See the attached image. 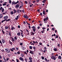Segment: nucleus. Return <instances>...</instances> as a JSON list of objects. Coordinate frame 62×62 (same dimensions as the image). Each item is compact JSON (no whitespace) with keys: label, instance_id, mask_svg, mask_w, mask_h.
Listing matches in <instances>:
<instances>
[{"label":"nucleus","instance_id":"obj_19","mask_svg":"<svg viewBox=\"0 0 62 62\" xmlns=\"http://www.w3.org/2000/svg\"><path fill=\"white\" fill-rule=\"evenodd\" d=\"M18 18H19V16H16V18L15 19L16 20H18V19H19Z\"/></svg>","mask_w":62,"mask_h":62},{"label":"nucleus","instance_id":"obj_1","mask_svg":"<svg viewBox=\"0 0 62 62\" xmlns=\"http://www.w3.org/2000/svg\"><path fill=\"white\" fill-rule=\"evenodd\" d=\"M58 54H56V55H55V56H52V57H51V58L52 59H53V60H56V57L55 56H58Z\"/></svg>","mask_w":62,"mask_h":62},{"label":"nucleus","instance_id":"obj_32","mask_svg":"<svg viewBox=\"0 0 62 62\" xmlns=\"http://www.w3.org/2000/svg\"><path fill=\"white\" fill-rule=\"evenodd\" d=\"M29 60H31L32 59L31 57H29Z\"/></svg>","mask_w":62,"mask_h":62},{"label":"nucleus","instance_id":"obj_46","mask_svg":"<svg viewBox=\"0 0 62 62\" xmlns=\"http://www.w3.org/2000/svg\"><path fill=\"white\" fill-rule=\"evenodd\" d=\"M10 50L12 52H14V50L12 49H10Z\"/></svg>","mask_w":62,"mask_h":62},{"label":"nucleus","instance_id":"obj_57","mask_svg":"<svg viewBox=\"0 0 62 62\" xmlns=\"http://www.w3.org/2000/svg\"><path fill=\"white\" fill-rule=\"evenodd\" d=\"M23 23L24 24H26V23L25 22V21H24Z\"/></svg>","mask_w":62,"mask_h":62},{"label":"nucleus","instance_id":"obj_40","mask_svg":"<svg viewBox=\"0 0 62 62\" xmlns=\"http://www.w3.org/2000/svg\"><path fill=\"white\" fill-rule=\"evenodd\" d=\"M41 59L43 60H44V57L43 56H42Z\"/></svg>","mask_w":62,"mask_h":62},{"label":"nucleus","instance_id":"obj_6","mask_svg":"<svg viewBox=\"0 0 62 62\" xmlns=\"http://www.w3.org/2000/svg\"><path fill=\"white\" fill-rule=\"evenodd\" d=\"M17 12L18 13H20V12H22V10H21L20 9H17Z\"/></svg>","mask_w":62,"mask_h":62},{"label":"nucleus","instance_id":"obj_9","mask_svg":"<svg viewBox=\"0 0 62 62\" xmlns=\"http://www.w3.org/2000/svg\"><path fill=\"white\" fill-rule=\"evenodd\" d=\"M8 17L7 16H6L4 17V19H5V20H7V19H8Z\"/></svg>","mask_w":62,"mask_h":62},{"label":"nucleus","instance_id":"obj_16","mask_svg":"<svg viewBox=\"0 0 62 62\" xmlns=\"http://www.w3.org/2000/svg\"><path fill=\"white\" fill-rule=\"evenodd\" d=\"M3 58L4 61V62H7V59L5 58V57H3Z\"/></svg>","mask_w":62,"mask_h":62},{"label":"nucleus","instance_id":"obj_13","mask_svg":"<svg viewBox=\"0 0 62 62\" xmlns=\"http://www.w3.org/2000/svg\"><path fill=\"white\" fill-rule=\"evenodd\" d=\"M31 35H33V36H34V34H35V33L32 32V31L31 30Z\"/></svg>","mask_w":62,"mask_h":62},{"label":"nucleus","instance_id":"obj_33","mask_svg":"<svg viewBox=\"0 0 62 62\" xmlns=\"http://www.w3.org/2000/svg\"><path fill=\"white\" fill-rule=\"evenodd\" d=\"M24 53L25 54H27V53L26 51H24Z\"/></svg>","mask_w":62,"mask_h":62},{"label":"nucleus","instance_id":"obj_56","mask_svg":"<svg viewBox=\"0 0 62 62\" xmlns=\"http://www.w3.org/2000/svg\"><path fill=\"white\" fill-rule=\"evenodd\" d=\"M51 40L53 41H54V40H55V39H54V38H52V39H51Z\"/></svg>","mask_w":62,"mask_h":62},{"label":"nucleus","instance_id":"obj_22","mask_svg":"<svg viewBox=\"0 0 62 62\" xmlns=\"http://www.w3.org/2000/svg\"><path fill=\"white\" fill-rule=\"evenodd\" d=\"M13 10L14 11V13H16V12H17V11L15 9H14Z\"/></svg>","mask_w":62,"mask_h":62},{"label":"nucleus","instance_id":"obj_24","mask_svg":"<svg viewBox=\"0 0 62 62\" xmlns=\"http://www.w3.org/2000/svg\"><path fill=\"white\" fill-rule=\"evenodd\" d=\"M43 14H44V15H45V14H46V13L45 12V11H44V10H43Z\"/></svg>","mask_w":62,"mask_h":62},{"label":"nucleus","instance_id":"obj_37","mask_svg":"<svg viewBox=\"0 0 62 62\" xmlns=\"http://www.w3.org/2000/svg\"><path fill=\"white\" fill-rule=\"evenodd\" d=\"M5 29H8V27H5Z\"/></svg>","mask_w":62,"mask_h":62},{"label":"nucleus","instance_id":"obj_62","mask_svg":"<svg viewBox=\"0 0 62 62\" xmlns=\"http://www.w3.org/2000/svg\"><path fill=\"white\" fill-rule=\"evenodd\" d=\"M54 29H54V28H52V30H54Z\"/></svg>","mask_w":62,"mask_h":62},{"label":"nucleus","instance_id":"obj_5","mask_svg":"<svg viewBox=\"0 0 62 62\" xmlns=\"http://www.w3.org/2000/svg\"><path fill=\"white\" fill-rule=\"evenodd\" d=\"M19 58V59H20V60L21 61H22L23 62L24 61V59L23 58H22V57H20Z\"/></svg>","mask_w":62,"mask_h":62},{"label":"nucleus","instance_id":"obj_23","mask_svg":"<svg viewBox=\"0 0 62 62\" xmlns=\"http://www.w3.org/2000/svg\"><path fill=\"white\" fill-rule=\"evenodd\" d=\"M0 44H1V46H3V44L2 43V41L0 40Z\"/></svg>","mask_w":62,"mask_h":62},{"label":"nucleus","instance_id":"obj_2","mask_svg":"<svg viewBox=\"0 0 62 62\" xmlns=\"http://www.w3.org/2000/svg\"><path fill=\"white\" fill-rule=\"evenodd\" d=\"M5 50L6 51L7 53H9L10 52V50L8 48H6L5 49Z\"/></svg>","mask_w":62,"mask_h":62},{"label":"nucleus","instance_id":"obj_18","mask_svg":"<svg viewBox=\"0 0 62 62\" xmlns=\"http://www.w3.org/2000/svg\"><path fill=\"white\" fill-rule=\"evenodd\" d=\"M30 54H33V52L32 51H30Z\"/></svg>","mask_w":62,"mask_h":62},{"label":"nucleus","instance_id":"obj_30","mask_svg":"<svg viewBox=\"0 0 62 62\" xmlns=\"http://www.w3.org/2000/svg\"><path fill=\"white\" fill-rule=\"evenodd\" d=\"M56 36H55V39H56V38H58V36L57 35H56Z\"/></svg>","mask_w":62,"mask_h":62},{"label":"nucleus","instance_id":"obj_39","mask_svg":"<svg viewBox=\"0 0 62 62\" xmlns=\"http://www.w3.org/2000/svg\"><path fill=\"white\" fill-rule=\"evenodd\" d=\"M44 60H45V61H47V58H45Z\"/></svg>","mask_w":62,"mask_h":62},{"label":"nucleus","instance_id":"obj_8","mask_svg":"<svg viewBox=\"0 0 62 62\" xmlns=\"http://www.w3.org/2000/svg\"><path fill=\"white\" fill-rule=\"evenodd\" d=\"M19 5L18 4H17L16 5V6H15V7L16 8H19Z\"/></svg>","mask_w":62,"mask_h":62},{"label":"nucleus","instance_id":"obj_28","mask_svg":"<svg viewBox=\"0 0 62 62\" xmlns=\"http://www.w3.org/2000/svg\"><path fill=\"white\" fill-rule=\"evenodd\" d=\"M33 48L34 50V52H35V49H36V47H35L34 46H33Z\"/></svg>","mask_w":62,"mask_h":62},{"label":"nucleus","instance_id":"obj_12","mask_svg":"<svg viewBox=\"0 0 62 62\" xmlns=\"http://www.w3.org/2000/svg\"><path fill=\"white\" fill-rule=\"evenodd\" d=\"M12 41H13V43H14V42L15 43L16 42V40H14V39L13 38L12 39Z\"/></svg>","mask_w":62,"mask_h":62},{"label":"nucleus","instance_id":"obj_4","mask_svg":"<svg viewBox=\"0 0 62 62\" xmlns=\"http://www.w3.org/2000/svg\"><path fill=\"white\" fill-rule=\"evenodd\" d=\"M23 17L26 19H28L29 18L28 16L27 15H24Z\"/></svg>","mask_w":62,"mask_h":62},{"label":"nucleus","instance_id":"obj_27","mask_svg":"<svg viewBox=\"0 0 62 62\" xmlns=\"http://www.w3.org/2000/svg\"><path fill=\"white\" fill-rule=\"evenodd\" d=\"M5 21H6V19H4L1 22V23H3V22H5Z\"/></svg>","mask_w":62,"mask_h":62},{"label":"nucleus","instance_id":"obj_43","mask_svg":"<svg viewBox=\"0 0 62 62\" xmlns=\"http://www.w3.org/2000/svg\"><path fill=\"white\" fill-rule=\"evenodd\" d=\"M40 51H41V52H42L43 53V50H42V49H40Z\"/></svg>","mask_w":62,"mask_h":62},{"label":"nucleus","instance_id":"obj_29","mask_svg":"<svg viewBox=\"0 0 62 62\" xmlns=\"http://www.w3.org/2000/svg\"><path fill=\"white\" fill-rule=\"evenodd\" d=\"M29 48L31 49V50H32V46H29Z\"/></svg>","mask_w":62,"mask_h":62},{"label":"nucleus","instance_id":"obj_51","mask_svg":"<svg viewBox=\"0 0 62 62\" xmlns=\"http://www.w3.org/2000/svg\"><path fill=\"white\" fill-rule=\"evenodd\" d=\"M20 52H17V54H20Z\"/></svg>","mask_w":62,"mask_h":62},{"label":"nucleus","instance_id":"obj_35","mask_svg":"<svg viewBox=\"0 0 62 62\" xmlns=\"http://www.w3.org/2000/svg\"><path fill=\"white\" fill-rule=\"evenodd\" d=\"M44 50H47V48L46 47H44Z\"/></svg>","mask_w":62,"mask_h":62},{"label":"nucleus","instance_id":"obj_11","mask_svg":"<svg viewBox=\"0 0 62 62\" xmlns=\"http://www.w3.org/2000/svg\"><path fill=\"white\" fill-rule=\"evenodd\" d=\"M3 15L2 14H0V19L2 18L3 17Z\"/></svg>","mask_w":62,"mask_h":62},{"label":"nucleus","instance_id":"obj_41","mask_svg":"<svg viewBox=\"0 0 62 62\" xmlns=\"http://www.w3.org/2000/svg\"><path fill=\"white\" fill-rule=\"evenodd\" d=\"M9 35L11 36V32H9Z\"/></svg>","mask_w":62,"mask_h":62},{"label":"nucleus","instance_id":"obj_50","mask_svg":"<svg viewBox=\"0 0 62 62\" xmlns=\"http://www.w3.org/2000/svg\"><path fill=\"white\" fill-rule=\"evenodd\" d=\"M26 23L27 24H28V25H30V23H29L27 22H26Z\"/></svg>","mask_w":62,"mask_h":62},{"label":"nucleus","instance_id":"obj_15","mask_svg":"<svg viewBox=\"0 0 62 62\" xmlns=\"http://www.w3.org/2000/svg\"><path fill=\"white\" fill-rule=\"evenodd\" d=\"M54 50L55 52H56L57 51H58V50H57V48H55L54 49Z\"/></svg>","mask_w":62,"mask_h":62},{"label":"nucleus","instance_id":"obj_42","mask_svg":"<svg viewBox=\"0 0 62 62\" xmlns=\"http://www.w3.org/2000/svg\"><path fill=\"white\" fill-rule=\"evenodd\" d=\"M2 42L3 43H4L5 42V41L4 40H3V41H2Z\"/></svg>","mask_w":62,"mask_h":62},{"label":"nucleus","instance_id":"obj_61","mask_svg":"<svg viewBox=\"0 0 62 62\" xmlns=\"http://www.w3.org/2000/svg\"><path fill=\"white\" fill-rule=\"evenodd\" d=\"M9 3H10V4H11V0H10V1H9Z\"/></svg>","mask_w":62,"mask_h":62},{"label":"nucleus","instance_id":"obj_63","mask_svg":"<svg viewBox=\"0 0 62 62\" xmlns=\"http://www.w3.org/2000/svg\"><path fill=\"white\" fill-rule=\"evenodd\" d=\"M16 62H19V60L18 59H16Z\"/></svg>","mask_w":62,"mask_h":62},{"label":"nucleus","instance_id":"obj_45","mask_svg":"<svg viewBox=\"0 0 62 62\" xmlns=\"http://www.w3.org/2000/svg\"><path fill=\"white\" fill-rule=\"evenodd\" d=\"M2 31L3 34H5V32H4V31L3 30H2Z\"/></svg>","mask_w":62,"mask_h":62},{"label":"nucleus","instance_id":"obj_31","mask_svg":"<svg viewBox=\"0 0 62 62\" xmlns=\"http://www.w3.org/2000/svg\"><path fill=\"white\" fill-rule=\"evenodd\" d=\"M11 14L12 15V14H14V13L13 12V11H11Z\"/></svg>","mask_w":62,"mask_h":62},{"label":"nucleus","instance_id":"obj_14","mask_svg":"<svg viewBox=\"0 0 62 62\" xmlns=\"http://www.w3.org/2000/svg\"><path fill=\"white\" fill-rule=\"evenodd\" d=\"M11 29L12 30H13V29H15V28H14V27H13L11 28Z\"/></svg>","mask_w":62,"mask_h":62},{"label":"nucleus","instance_id":"obj_25","mask_svg":"<svg viewBox=\"0 0 62 62\" xmlns=\"http://www.w3.org/2000/svg\"><path fill=\"white\" fill-rule=\"evenodd\" d=\"M10 19H9L7 20H6V22H9V21H10Z\"/></svg>","mask_w":62,"mask_h":62},{"label":"nucleus","instance_id":"obj_7","mask_svg":"<svg viewBox=\"0 0 62 62\" xmlns=\"http://www.w3.org/2000/svg\"><path fill=\"white\" fill-rule=\"evenodd\" d=\"M1 9L2 12H3L4 11V9L2 7H1L0 8V10H1Z\"/></svg>","mask_w":62,"mask_h":62},{"label":"nucleus","instance_id":"obj_48","mask_svg":"<svg viewBox=\"0 0 62 62\" xmlns=\"http://www.w3.org/2000/svg\"><path fill=\"white\" fill-rule=\"evenodd\" d=\"M42 29L43 30H44V29H46V28H44V27H43L42 28Z\"/></svg>","mask_w":62,"mask_h":62},{"label":"nucleus","instance_id":"obj_60","mask_svg":"<svg viewBox=\"0 0 62 62\" xmlns=\"http://www.w3.org/2000/svg\"><path fill=\"white\" fill-rule=\"evenodd\" d=\"M17 27L18 28H20V25H18Z\"/></svg>","mask_w":62,"mask_h":62},{"label":"nucleus","instance_id":"obj_38","mask_svg":"<svg viewBox=\"0 0 62 62\" xmlns=\"http://www.w3.org/2000/svg\"><path fill=\"white\" fill-rule=\"evenodd\" d=\"M33 32H35V31H36V29H33Z\"/></svg>","mask_w":62,"mask_h":62},{"label":"nucleus","instance_id":"obj_53","mask_svg":"<svg viewBox=\"0 0 62 62\" xmlns=\"http://www.w3.org/2000/svg\"><path fill=\"white\" fill-rule=\"evenodd\" d=\"M25 60L26 62L27 61V58H25Z\"/></svg>","mask_w":62,"mask_h":62},{"label":"nucleus","instance_id":"obj_49","mask_svg":"<svg viewBox=\"0 0 62 62\" xmlns=\"http://www.w3.org/2000/svg\"><path fill=\"white\" fill-rule=\"evenodd\" d=\"M23 43H20V45H21V46H22L23 45Z\"/></svg>","mask_w":62,"mask_h":62},{"label":"nucleus","instance_id":"obj_52","mask_svg":"<svg viewBox=\"0 0 62 62\" xmlns=\"http://www.w3.org/2000/svg\"><path fill=\"white\" fill-rule=\"evenodd\" d=\"M32 41L33 43H34V44H35V43H36V42H35V41L33 40Z\"/></svg>","mask_w":62,"mask_h":62},{"label":"nucleus","instance_id":"obj_17","mask_svg":"<svg viewBox=\"0 0 62 62\" xmlns=\"http://www.w3.org/2000/svg\"><path fill=\"white\" fill-rule=\"evenodd\" d=\"M7 3V2H4V4H3V6H6V4Z\"/></svg>","mask_w":62,"mask_h":62},{"label":"nucleus","instance_id":"obj_47","mask_svg":"<svg viewBox=\"0 0 62 62\" xmlns=\"http://www.w3.org/2000/svg\"><path fill=\"white\" fill-rule=\"evenodd\" d=\"M9 59V58H6V60L8 61V60Z\"/></svg>","mask_w":62,"mask_h":62},{"label":"nucleus","instance_id":"obj_20","mask_svg":"<svg viewBox=\"0 0 62 62\" xmlns=\"http://www.w3.org/2000/svg\"><path fill=\"white\" fill-rule=\"evenodd\" d=\"M21 56L22 57H24V55L22 53L21 54Z\"/></svg>","mask_w":62,"mask_h":62},{"label":"nucleus","instance_id":"obj_26","mask_svg":"<svg viewBox=\"0 0 62 62\" xmlns=\"http://www.w3.org/2000/svg\"><path fill=\"white\" fill-rule=\"evenodd\" d=\"M31 28H32V29H36V27H35V26H33L32 27H31Z\"/></svg>","mask_w":62,"mask_h":62},{"label":"nucleus","instance_id":"obj_36","mask_svg":"<svg viewBox=\"0 0 62 62\" xmlns=\"http://www.w3.org/2000/svg\"><path fill=\"white\" fill-rule=\"evenodd\" d=\"M56 35H55V33H54V35H52V36L54 37H54H55Z\"/></svg>","mask_w":62,"mask_h":62},{"label":"nucleus","instance_id":"obj_55","mask_svg":"<svg viewBox=\"0 0 62 62\" xmlns=\"http://www.w3.org/2000/svg\"><path fill=\"white\" fill-rule=\"evenodd\" d=\"M12 49L13 50H16V49L14 48H12Z\"/></svg>","mask_w":62,"mask_h":62},{"label":"nucleus","instance_id":"obj_10","mask_svg":"<svg viewBox=\"0 0 62 62\" xmlns=\"http://www.w3.org/2000/svg\"><path fill=\"white\" fill-rule=\"evenodd\" d=\"M17 35L18 36H20L21 35V33L20 32H18L17 33Z\"/></svg>","mask_w":62,"mask_h":62},{"label":"nucleus","instance_id":"obj_21","mask_svg":"<svg viewBox=\"0 0 62 62\" xmlns=\"http://www.w3.org/2000/svg\"><path fill=\"white\" fill-rule=\"evenodd\" d=\"M58 58L60 59H61V56H59Z\"/></svg>","mask_w":62,"mask_h":62},{"label":"nucleus","instance_id":"obj_64","mask_svg":"<svg viewBox=\"0 0 62 62\" xmlns=\"http://www.w3.org/2000/svg\"><path fill=\"white\" fill-rule=\"evenodd\" d=\"M28 62H32V60H30V61H29Z\"/></svg>","mask_w":62,"mask_h":62},{"label":"nucleus","instance_id":"obj_34","mask_svg":"<svg viewBox=\"0 0 62 62\" xmlns=\"http://www.w3.org/2000/svg\"><path fill=\"white\" fill-rule=\"evenodd\" d=\"M9 43L10 44H11V45H12V42H11V41H9Z\"/></svg>","mask_w":62,"mask_h":62},{"label":"nucleus","instance_id":"obj_58","mask_svg":"<svg viewBox=\"0 0 62 62\" xmlns=\"http://www.w3.org/2000/svg\"><path fill=\"white\" fill-rule=\"evenodd\" d=\"M39 44L40 45H42V43H39Z\"/></svg>","mask_w":62,"mask_h":62},{"label":"nucleus","instance_id":"obj_54","mask_svg":"<svg viewBox=\"0 0 62 62\" xmlns=\"http://www.w3.org/2000/svg\"><path fill=\"white\" fill-rule=\"evenodd\" d=\"M25 3L26 4H27V2L26 1H25Z\"/></svg>","mask_w":62,"mask_h":62},{"label":"nucleus","instance_id":"obj_59","mask_svg":"<svg viewBox=\"0 0 62 62\" xmlns=\"http://www.w3.org/2000/svg\"><path fill=\"white\" fill-rule=\"evenodd\" d=\"M46 19V20H48L49 19V18H48V17H46V18H45Z\"/></svg>","mask_w":62,"mask_h":62},{"label":"nucleus","instance_id":"obj_3","mask_svg":"<svg viewBox=\"0 0 62 62\" xmlns=\"http://www.w3.org/2000/svg\"><path fill=\"white\" fill-rule=\"evenodd\" d=\"M20 30L21 32V35L22 37H23V31L21 30Z\"/></svg>","mask_w":62,"mask_h":62},{"label":"nucleus","instance_id":"obj_44","mask_svg":"<svg viewBox=\"0 0 62 62\" xmlns=\"http://www.w3.org/2000/svg\"><path fill=\"white\" fill-rule=\"evenodd\" d=\"M14 39H16V40H17V37H16V36L15 37Z\"/></svg>","mask_w":62,"mask_h":62}]
</instances>
